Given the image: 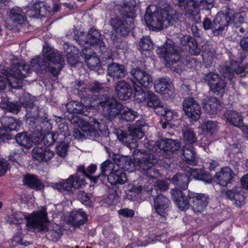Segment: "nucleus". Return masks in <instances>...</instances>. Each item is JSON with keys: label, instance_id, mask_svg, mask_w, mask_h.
Instances as JSON below:
<instances>
[{"label": "nucleus", "instance_id": "17", "mask_svg": "<svg viewBox=\"0 0 248 248\" xmlns=\"http://www.w3.org/2000/svg\"><path fill=\"white\" fill-rule=\"evenodd\" d=\"M130 73L137 82L140 86L148 89L150 88L153 84V78L146 71L139 68H133Z\"/></svg>", "mask_w": 248, "mask_h": 248}, {"label": "nucleus", "instance_id": "58", "mask_svg": "<svg viewBox=\"0 0 248 248\" xmlns=\"http://www.w3.org/2000/svg\"><path fill=\"white\" fill-rule=\"evenodd\" d=\"M69 145L65 142L59 144L56 147V151L57 155L61 157H65L66 155Z\"/></svg>", "mask_w": 248, "mask_h": 248}, {"label": "nucleus", "instance_id": "36", "mask_svg": "<svg viewBox=\"0 0 248 248\" xmlns=\"http://www.w3.org/2000/svg\"><path fill=\"white\" fill-rule=\"evenodd\" d=\"M189 181V177L184 173H178L171 179L172 184L178 187V188L184 190L187 189Z\"/></svg>", "mask_w": 248, "mask_h": 248}, {"label": "nucleus", "instance_id": "39", "mask_svg": "<svg viewBox=\"0 0 248 248\" xmlns=\"http://www.w3.org/2000/svg\"><path fill=\"white\" fill-rule=\"evenodd\" d=\"M15 139L19 145L27 149L30 148L32 145L31 136L30 134L27 132L23 131L17 133L15 137Z\"/></svg>", "mask_w": 248, "mask_h": 248}, {"label": "nucleus", "instance_id": "50", "mask_svg": "<svg viewBox=\"0 0 248 248\" xmlns=\"http://www.w3.org/2000/svg\"><path fill=\"white\" fill-rule=\"evenodd\" d=\"M135 89L134 95L137 100L139 102H142L145 101L147 98V93H146L145 90L141 86L139 85H134Z\"/></svg>", "mask_w": 248, "mask_h": 248}, {"label": "nucleus", "instance_id": "43", "mask_svg": "<svg viewBox=\"0 0 248 248\" xmlns=\"http://www.w3.org/2000/svg\"><path fill=\"white\" fill-rule=\"evenodd\" d=\"M120 114L121 119L126 122H130L134 120L135 118L138 117V115L137 111L124 106L123 107Z\"/></svg>", "mask_w": 248, "mask_h": 248}, {"label": "nucleus", "instance_id": "9", "mask_svg": "<svg viewBox=\"0 0 248 248\" xmlns=\"http://www.w3.org/2000/svg\"><path fill=\"white\" fill-rule=\"evenodd\" d=\"M181 48L171 41L166 42L156 50L157 54L168 64H173L180 61Z\"/></svg>", "mask_w": 248, "mask_h": 248}, {"label": "nucleus", "instance_id": "32", "mask_svg": "<svg viewBox=\"0 0 248 248\" xmlns=\"http://www.w3.org/2000/svg\"><path fill=\"white\" fill-rule=\"evenodd\" d=\"M54 137V143L59 144L64 143L66 137L70 135V131L68 126L64 124H60L57 130L55 132H52Z\"/></svg>", "mask_w": 248, "mask_h": 248}, {"label": "nucleus", "instance_id": "7", "mask_svg": "<svg viewBox=\"0 0 248 248\" xmlns=\"http://www.w3.org/2000/svg\"><path fill=\"white\" fill-rule=\"evenodd\" d=\"M120 12L125 19V22L121 19H112L111 25L113 30L115 31H131L134 30L136 17L134 6L130 2L124 1L121 5Z\"/></svg>", "mask_w": 248, "mask_h": 248}, {"label": "nucleus", "instance_id": "47", "mask_svg": "<svg viewBox=\"0 0 248 248\" xmlns=\"http://www.w3.org/2000/svg\"><path fill=\"white\" fill-rule=\"evenodd\" d=\"M202 128L209 134L212 135L218 130L217 123L212 121H208L202 124Z\"/></svg>", "mask_w": 248, "mask_h": 248}, {"label": "nucleus", "instance_id": "54", "mask_svg": "<svg viewBox=\"0 0 248 248\" xmlns=\"http://www.w3.org/2000/svg\"><path fill=\"white\" fill-rule=\"evenodd\" d=\"M20 103L26 108L34 104V98L29 93H24L19 98Z\"/></svg>", "mask_w": 248, "mask_h": 248}, {"label": "nucleus", "instance_id": "34", "mask_svg": "<svg viewBox=\"0 0 248 248\" xmlns=\"http://www.w3.org/2000/svg\"><path fill=\"white\" fill-rule=\"evenodd\" d=\"M181 44L183 46H188L190 52L194 55H198L201 50L197 46V44L194 38L190 35H184L181 38Z\"/></svg>", "mask_w": 248, "mask_h": 248}, {"label": "nucleus", "instance_id": "55", "mask_svg": "<svg viewBox=\"0 0 248 248\" xmlns=\"http://www.w3.org/2000/svg\"><path fill=\"white\" fill-rule=\"evenodd\" d=\"M39 5V17H46L49 15L51 11V7L46 3L40 1Z\"/></svg>", "mask_w": 248, "mask_h": 248}, {"label": "nucleus", "instance_id": "11", "mask_svg": "<svg viewBox=\"0 0 248 248\" xmlns=\"http://www.w3.org/2000/svg\"><path fill=\"white\" fill-rule=\"evenodd\" d=\"M180 148V142L177 140L170 139H161L154 144L152 148L150 149L160 155H170L177 153Z\"/></svg>", "mask_w": 248, "mask_h": 248}, {"label": "nucleus", "instance_id": "24", "mask_svg": "<svg viewBox=\"0 0 248 248\" xmlns=\"http://www.w3.org/2000/svg\"><path fill=\"white\" fill-rule=\"evenodd\" d=\"M115 91L120 99L127 100L132 95L130 85L124 80H120L116 83Z\"/></svg>", "mask_w": 248, "mask_h": 248}, {"label": "nucleus", "instance_id": "64", "mask_svg": "<svg viewBox=\"0 0 248 248\" xmlns=\"http://www.w3.org/2000/svg\"><path fill=\"white\" fill-rule=\"evenodd\" d=\"M166 99H172L175 96V89L172 83L169 85L168 88L161 93Z\"/></svg>", "mask_w": 248, "mask_h": 248}, {"label": "nucleus", "instance_id": "63", "mask_svg": "<svg viewBox=\"0 0 248 248\" xmlns=\"http://www.w3.org/2000/svg\"><path fill=\"white\" fill-rule=\"evenodd\" d=\"M108 175L106 172L101 171V173L97 176L91 177L90 180L94 183H104L107 180Z\"/></svg>", "mask_w": 248, "mask_h": 248}, {"label": "nucleus", "instance_id": "62", "mask_svg": "<svg viewBox=\"0 0 248 248\" xmlns=\"http://www.w3.org/2000/svg\"><path fill=\"white\" fill-rule=\"evenodd\" d=\"M168 188V184L165 181H157L154 185V189L152 188V192H153L154 190L156 191L158 189H159L161 191H165L167 190Z\"/></svg>", "mask_w": 248, "mask_h": 248}, {"label": "nucleus", "instance_id": "26", "mask_svg": "<svg viewBox=\"0 0 248 248\" xmlns=\"http://www.w3.org/2000/svg\"><path fill=\"white\" fill-rule=\"evenodd\" d=\"M108 73L113 78L119 79L127 75V71L124 65L113 62L108 65Z\"/></svg>", "mask_w": 248, "mask_h": 248}, {"label": "nucleus", "instance_id": "3", "mask_svg": "<svg viewBox=\"0 0 248 248\" xmlns=\"http://www.w3.org/2000/svg\"><path fill=\"white\" fill-rule=\"evenodd\" d=\"M178 14L170 6L165 3L161 7L160 14L153 13L148 6L144 16V20L149 30L161 31L172 24L178 19Z\"/></svg>", "mask_w": 248, "mask_h": 248}, {"label": "nucleus", "instance_id": "19", "mask_svg": "<svg viewBox=\"0 0 248 248\" xmlns=\"http://www.w3.org/2000/svg\"><path fill=\"white\" fill-rule=\"evenodd\" d=\"M52 127V124L50 123V120L47 118V115L45 114L44 116L38 118V120L35 122V124L30 126V131L33 135H36L49 132L51 130Z\"/></svg>", "mask_w": 248, "mask_h": 248}, {"label": "nucleus", "instance_id": "53", "mask_svg": "<svg viewBox=\"0 0 248 248\" xmlns=\"http://www.w3.org/2000/svg\"><path fill=\"white\" fill-rule=\"evenodd\" d=\"M44 146L39 144L35 147L32 151V157L39 162H43V153Z\"/></svg>", "mask_w": 248, "mask_h": 248}, {"label": "nucleus", "instance_id": "40", "mask_svg": "<svg viewBox=\"0 0 248 248\" xmlns=\"http://www.w3.org/2000/svg\"><path fill=\"white\" fill-rule=\"evenodd\" d=\"M226 87V83L221 78L209 87L210 91L216 95L221 97L225 93Z\"/></svg>", "mask_w": 248, "mask_h": 248}, {"label": "nucleus", "instance_id": "14", "mask_svg": "<svg viewBox=\"0 0 248 248\" xmlns=\"http://www.w3.org/2000/svg\"><path fill=\"white\" fill-rule=\"evenodd\" d=\"M189 200L191 202V206L195 213L202 212L208 203L209 196L203 193H195L188 191Z\"/></svg>", "mask_w": 248, "mask_h": 248}, {"label": "nucleus", "instance_id": "31", "mask_svg": "<svg viewBox=\"0 0 248 248\" xmlns=\"http://www.w3.org/2000/svg\"><path fill=\"white\" fill-rule=\"evenodd\" d=\"M70 219L72 225L74 227L78 228L85 223L88 218L85 213L80 209L78 211H72L70 214Z\"/></svg>", "mask_w": 248, "mask_h": 248}, {"label": "nucleus", "instance_id": "20", "mask_svg": "<svg viewBox=\"0 0 248 248\" xmlns=\"http://www.w3.org/2000/svg\"><path fill=\"white\" fill-rule=\"evenodd\" d=\"M83 102L85 104V105L78 101H70L66 105L67 112L73 114H80L85 116H89L90 112L88 109L94 107L89 106L90 102Z\"/></svg>", "mask_w": 248, "mask_h": 248}, {"label": "nucleus", "instance_id": "2", "mask_svg": "<svg viewBox=\"0 0 248 248\" xmlns=\"http://www.w3.org/2000/svg\"><path fill=\"white\" fill-rule=\"evenodd\" d=\"M24 219L26 220L28 231L47 230L46 223L48 222V218L46 207H42L40 210L34 211L28 216L21 212L13 213L7 216L6 220L10 224H20Z\"/></svg>", "mask_w": 248, "mask_h": 248}, {"label": "nucleus", "instance_id": "59", "mask_svg": "<svg viewBox=\"0 0 248 248\" xmlns=\"http://www.w3.org/2000/svg\"><path fill=\"white\" fill-rule=\"evenodd\" d=\"M202 56L203 60H208L212 58L213 52L211 51V46L208 44H205L202 47Z\"/></svg>", "mask_w": 248, "mask_h": 248}, {"label": "nucleus", "instance_id": "10", "mask_svg": "<svg viewBox=\"0 0 248 248\" xmlns=\"http://www.w3.org/2000/svg\"><path fill=\"white\" fill-rule=\"evenodd\" d=\"M96 101L97 105L95 107H101L103 108L104 114L109 120H112L119 115L123 108V106L122 104L109 96H103Z\"/></svg>", "mask_w": 248, "mask_h": 248}, {"label": "nucleus", "instance_id": "13", "mask_svg": "<svg viewBox=\"0 0 248 248\" xmlns=\"http://www.w3.org/2000/svg\"><path fill=\"white\" fill-rule=\"evenodd\" d=\"M183 108L185 114L190 120L196 121L200 118L201 106L193 98H185L183 103Z\"/></svg>", "mask_w": 248, "mask_h": 248}, {"label": "nucleus", "instance_id": "23", "mask_svg": "<svg viewBox=\"0 0 248 248\" xmlns=\"http://www.w3.org/2000/svg\"><path fill=\"white\" fill-rule=\"evenodd\" d=\"M232 20L229 13H218L214 19L215 31L227 30L228 27L232 25Z\"/></svg>", "mask_w": 248, "mask_h": 248}, {"label": "nucleus", "instance_id": "56", "mask_svg": "<svg viewBox=\"0 0 248 248\" xmlns=\"http://www.w3.org/2000/svg\"><path fill=\"white\" fill-rule=\"evenodd\" d=\"M221 78L218 74L210 72L205 75L204 80L209 87Z\"/></svg>", "mask_w": 248, "mask_h": 248}, {"label": "nucleus", "instance_id": "37", "mask_svg": "<svg viewBox=\"0 0 248 248\" xmlns=\"http://www.w3.org/2000/svg\"><path fill=\"white\" fill-rule=\"evenodd\" d=\"M220 102L216 97H210L202 104L204 109L209 114L217 113L220 108Z\"/></svg>", "mask_w": 248, "mask_h": 248}, {"label": "nucleus", "instance_id": "21", "mask_svg": "<svg viewBox=\"0 0 248 248\" xmlns=\"http://www.w3.org/2000/svg\"><path fill=\"white\" fill-rule=\"evenodd\" d=\"M226 198L235 201L234 204L236 207L241 208L244 205L246 202V196L241 187H233L225 192Z\"/></svg>", "mask_w": 248, "mask_h": 248}, {"label": "nucleus", "instance_id": "57", "mask_svg": "<svg viewBox=\"0 0 248 248\" xmlns=\"http://www.w3.org/2000/svg\"><path fill=\"white\" fill-rule=\"evenodd\" d=\"M66 58L67 62L72 66H75L79 62L78 54L71 52V50L70 52H67Z\"/></svg>", "mask_w": 248, "mask_h": 248}, {"label": "nucleus", "instance_id": "38", "mask_svg": "<svg viewBox=\"0 0 248 248\" xmlns=\"http://www.w3.org/2000/svg\"><path fill=\"white\" fill-rule=\"evenodd\" d=\"M35 142H38L39 144L49 146L54 143V137L50 131L34 135Z\"/></svg>", "mask_w": 248, "mask_h": 248}, {"label": "nucleus", "instance_id": "33", "mask_svg": "<svg viewBox=\"0 0 248 248\" xmlns=\"http://www.w3.org/2000/svg\"><path fill=\"white\" fill-rule=\"evenodd\" d=\"M118 139L124 145L130 148L135 147L137 146V140L130 133L122 130H119L116 132Z\"/></svg>", "mask_w": 248, "mask_h": 248}, {"label": "nucleus", "instance_id": "44", "mask_svg": "<svg viewBox=\"0 0 248 248\" xmlns=\"http://www.w3.org/2000/svg\"><path fill=\"white\" fill-rule=\"evenodd\" d=\"M81 56L84 58L88 67L91 70H95L96 67L100 66V61L98 57L85 54L81 55Z\"/></svg>", "mask_w": 248, "mask_h": 248}, {"label": "nucleus", "instance_id": "41", "mask_svg": "<svg viewBox=\"0 0 248 248\" xmlns=\"http://www.w3.org/2000/svg\"><path fill=\"white\" fill-rule=\"evenodd\" d=\"M117 165L122 170H127L129 172L132 171L134 170V167H136L135 164V161L126 157L122 156L117 160Z\"/></svg>", "mask_w": 248, "mask_h": 248}, {"label": "nucleus", "instance_id": "27", "mask_svg": "<svg viewBox=\"0 0 248 248\" xmlns=\"http://www.w3.org/2000/svg\"><path fill=\"white\" fill-rule=\"evenodd\" d=\"M181 158L190 164H194L196 162V152L193 145L185 144L180 151Z\"/></svg>", "mask_w": 248, "mask_h": 248}, {"label": "nucleus", "instance_id": "1", "mask_svg": "<svg viewBox=\"0 0 248 248\" xmlns=\"http://www.w3.org/2000/svg\"><path fill=\"white\" fill-rule=\"evenodd\" d=\"M64 59L58 51L49 46L44 47L42 55L37 56L31 61V65L35 69L49 72L55 77L60 74L63 67Z\"/></svg>", "mask_w": 248, "mask_h": 248}, {"label": "nucleus", "instance_id": "46", "mask_svg": "<svg viewBox=\"0 0 248 248\" xmlns=\"http://www.w3.org/2000/svg\"><path fill=\"white\" fill-rule=\"evenodd\" d=\"M183 138L186 144L192 145L195 143L197 140L195 134L191 129H187L183 131Z\"/></svg>", "mask_w": 248, "mask_h": 248}, {"label": "nucleus", "instance_id": "48", "mask_svg": "<svg viewBox=\"0 0 248 248\" xmlns=\"http://www.w3.org/2000/svg\"><path fill=\"white\" fill-rule=\"evenodd\" d=\"M146 102L148 107L154 108L160 105V102L157 96L153 92L147 91Z\"/></svg>", "mask_w": 248, "mask_h": 248}, {"label": "nucleus", "instance_id": "12", "mask_svg": "<svg viewBox=\"0 0 248 248\" xmlns=\"http://www.w3.org/2000/svg\"><path fill=\"white\" fill-rule=\"evenodd\" d=\"M73 38L79 44L99 45L102 52L105 51L104 44L99 32H73Z\"/></svg>", "mask_w": 248, "mask_h": 248}, {"label": "nucleus", "instance_id": "61", "mask_svg": "<svg viewBox=\"0 0 248 248\" xmlns=\"http://www.w3.org/2000/svg\"><path fill=\"white\" fill-rule=\"evenodd\" d=\"M196 4L202 8L209 10L213 5L214 0H194Z\"/></svg>", "mask_w": 248, "mask_h": 248}, {"label": "nucleus", "instance_id": "42", "mask_svg": "<svg viewBox=\"0 0 248 248\" xmlns=\"http://www.w3.org/2000/svg\"><path fill=\"white\" fill-rule=\"evenodd\" d=\"M172 83L170 79L169 78H158V82L155 84L154 87L155 91L159 93H162L167 90L169 85Z\"/></svg>", "mask_w": 248, "mask_h": 248}, {"label": "nucleus", "instance_id": "60", "mask_svg": "<svg viewBox=\"0 0 248 248\" xmlns=\"http://www.w3.org/2000/svg\"><path fill=\"white\" fill-rule=\"evenodd\" d=\"M128 132L135 139H141L144 136L143 130H140L139 129H137L131 126L128 127Z\"/></svg>", "mask_w": 248, "mask_h": 248}, {"label": "nucleus", "instance_id": "28", "mask_svg": "<svg viewBox=\"0 0 248 248\" xmlns=\"http://www.w3.org/2000/svg\"><path fill=\"white\" fill-rule=\"evenodd\" d=\"M127 180L126 174L122 169L113 170L107 177V181L112 185H123Z\"/></svg>", "mask_w": 248, "mask_h": 248}, {"label": "nucleus", "instance_id": "25", "mask_svg": "<svg viewBox=\"0 0 248 248\" xmlns=\"http://www.w3.org/2000/svg\"><path fill=\"white\" fill-rule=\"evenodd\" d=\"M224 116L226 120L233 126L242 128L245 125L243 116L236 111L227 110L225 112Z\"/></svg>", "mask_w": 248, "mask_h": 248}, {"label": "nucleus", "instance_id": "5", "mask_svg": "<svg viewBox=\"0 0 248 248\" xmlns=\"http://www.w3.org/2000/svg\"><path fill=\"white\" fill-rule=\"evenodd\" d=\"M133 155L136 167L145 176L155 179L160 175L158 170L154 167L158 162L156 155L137 149L134 150Z\"/></svg>", "mask_w": 248, "mask_h": 248}, {"label": "nucleus", "instance_id": "6", "mask_svg": "<svg viewBox=\"0 0 248 248\" xmlns=\"http://www.w3.org/2000/svg\"><path fill=\"white\" fill-rule=\"evenodd\" d=\"M75 93L80 97L82 101L90 102L89 106L97 105L96 100L101 99L103 96L97 98L94 95L104 89L103 84L98 81H94L89 84H85L80 80H76L75 83Z\"/></svg>", "mask_w": 248, "mask_h": 248}, {"label": "nucleus", "instance_id": "52", "mask_svg": "<svg viewBox=\"0 0 248 248\" xmlns=\"http://www.w3.org/2000/svg\"><path fill=\"white\" fill-rule=\"evenodd\" d=\"M40 1H36L31 4L29 9L26 12L27 15L31 17L39 18V9L40 8Z\"/></svg>", "mask_w": 248, "mask_h": 248}, {"label": "nucleus", "instance_id": "4", "mask_svg": "<svg viewBox=\"0 0 248 248\" xmlns=\"http://www.w3.org/2000/svg\"><path fill=\"white\" fill-rule=\"evenodd\" d=\"M96 169L97 166L94 164L89 166L87 169L84 166L79 165L76 174L71 175L67 179H62L59 182L52 183L51 186L60 192L73 193V189H78L85 186L84 177L90 179L92 176L90 174L93 173Z\"/></svg>", "mask_w": 248, "mask_h": 248}, {"label": "nucleus", "instance_id": "30", "mask_svg": "<svg viewBox=\"0 0 248 248\" xmlns=\"http://www.w3.org/2000/svg\"><path fill=\"white\" fill-rule=\"evenodd\" d=\"M25 109L26 110L25 116L27 123L29 124L30 126L33 125L35 124V122H36V120H38V118L41 117V116H39V112H41L40 108L37 105L34 104L26 108Z\"/></svg>", "mask_w": 248, "mask_h": 248}, {"label": "nucleus", "instance_id": "45", "mask_svg": "<svg viewBox=\"0 0 248 248\" xmlns=\"http://www.w3.org/2000/svg\"><path fill=\"white\" fill-rule=\"evenodd\" d=\"M192 176L196 180L202 181L205 183H211L213 178L211 174L204 170H199L193 172Z\"/></svg>", "mask_w": 248, "mask_h": 248}, {"label": "nucleus", "instance_id": "35", "mask_svg": "<svg viewBox=\"0 0 248 248\" xmlns=\"http://www.w3.org/2000/svg\"><path fill=\"white\" fill-rule=\"evenodd\" d=\"M23 184L35 190H41L43 184L38 177L34 174H26L24 176Z\"/></svg>", "mask_w": 248, "mask_h": 248}, {"label": "nucleus", "instance_id": "8", "mask_svg": "<svg viewBox=\"0 0 248 248\" xmlns=\"http://www.w3.org/2000/svg\"><path fill=\"white\" fill-rule=\"evenodd\" d=\"M31 72L30 66L21 60L13 62V66L6 75L10 86L14 89H19L23 86L24 78Z\"/></svg>", "mask_w": 248, "mask_h": 248}, {"label": "nucleus", "instance_id": "18", "mask_svg": "<svg viewBox=\"0 0 248 248\" xmlns=\"http://www.w3.org/2000/svg\"><path fill=\"white\" fill-rule=\"evenodd\" d=\"M11 20L14 25L18 30H26L28 27V22L22 10L20 7H14L10 12Z\"/></svg>", "mask_w": 248, "mask_h": 248}, {"label": "nucleus", "instance_id": "22", "mask_svg": "<svg viewBox=\"0 0 248 248\" xmlns=\"http://www.w3.org/2000/svg\"><path fill=\"white\" fill-rule=\"evenodd\" d=\"M234 175V173L230 168L223 167L220 171L216 172L214 176V180L217 184L222 186H226L228 184L231 183Z\"/></svg>", "mask_w": 248, "mask_h": 248}, {"label": "nucleus", "instance_id": "49", "mask_svg": "<svg viewBox=\"0 0 248 248\" xmlns=\"http://www.w3.org/2000/svg\"><path fill=\"white\" fill-rule=\"evenodd\" d=\"M230 67L236 74L239 75L241 77H245L248 74V63L244 66H240L236 62H234V63H233L232 62Z\"/></svg>", "mask_w": 248, "mask_h": 248}, {"label": "nucleus", "instance_id": "51", "mask_svg": "<svg viewBox=\"0 0 248 248\" xmlns=\"http://www.w3.org/2000/svg\"><path fill=\"white\" fill-rule=\"evenodd\" d=\"M140 50L142 51H150L153 48V44L149 36H144L140 42Z\"/></svg>", "mask_w": 248, "mask_h": 248}, {"label": "nucleus", "instance_id": "29", "mask_svg": "<svg viewBox=\"0 0 248 248\" xmlns=\"http://www.w3.org/2000/svg\"><path fill=\"white\" fill-rule=\"evenodd\" d=\"M0 123L5 130L17 131L21 126L20 122L12 117H2L0 118Z\"/></svg>", "mask_w": 248, "mask_h": 248}, {"label": "nucleus", "instance_id": "15", "mask_svg": "<svg viewBox=\"0 0 248 248\" xmlns=\"http://www.w3.org/2000/svg\"><path fill=\"white\" fill-rule=\"evenodd\" d=\"M171 202L169 199L163 194L154 196V207L156 213L163 217L168 215Z\"/></svg>", "mask_w": 248, "mask_h": 248}, {"label": "nucleus", "instance_id": "16", "mask_svg": "<svg viewBox=\"0 0 248 248\" xmlns=\"http://www.w3.org/2000/svg\"><path fill=\"white\" fill-rule=\"evenodd\" d=\"M170 193L174 202L181 210L185 211L191 206L188 194L186 196L182 190L177 187L172 189Z\"/></svg>", "mask_w": 248, "mask_h": 248}]
</instances>
